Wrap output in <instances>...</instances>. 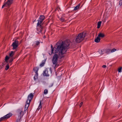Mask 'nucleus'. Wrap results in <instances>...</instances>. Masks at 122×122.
Here are the masks:
<instances>
[{"mask_svg": "<svg viewBox=\"0 0 122 122\" xmlns=\"http://www.w3.org/2000/svg\"><path fill=\"white\" fill-rule=\"evenodd\" d=\"M83 104V103L82 102H81L80 103V107H81V106Z\"/></svg>", "mask_w": 122, "mask_h": 122, "instance_id": "obj_34", "label": "nucleus"}, {"mask_svg": "<svg viewBox=\"0 0 122 122\" xmlns=\"http://www.w3.org/2000/svg\"><path fill=\"white\" fill-rule=\"evenodd\" d=\"M38 75V74L37 73V74H36L35 76H34V78L35 80H36V79H37V76Z\"/></svg>", "mask_w": 122, "mask_h": 122, "instance_id": "obj_23", "label": "nucleus"}, {"mask_svg": "<svg viewBox=\"0 0 122 122\" xmlns=\"http://www.w3.org/2000/svg\"><path fill=\"white\" fill-rule=\"evenodd\" d=\"M12 0H8L5 3L2 7V8L4 7H7L10 6L12 3Z\"/></svg>", "mask_w": 122, "mask_h": 122, "instance_id": "obj_5", "label": "nucleus"}, {"mask_svg": "<svg viewBox=\"0 0 122 122\" xmlns=\"http://www.w3.org/2000/svg\"><path fill=\"white\" fill-rule=\"evenodd\" d=\"M15 52L13 51H11V52L9 54V56L10 57H12L14 55Z\"/></svg>", "mask_w": 122, "mask_h": 122, "instance_id": "obj_17", "label": "nucleus"}, {"mask_svg": "<svg viewBox=\"0 0 122 122\" xmlns=\"http://www.w3.org/2000/svg\"><path fill=\"white\" fill-rule=\"evenodd\" d=\"M33 97V95L32 93L30 94L28 96V99L26 101V104L24 108L25 111H26L29 107L30 103L31 100L32 99Z\"/></svg>", "mask_w": 122, "mask_h": 122, "instance_id": "obj_3", "label": "nucleus"}, {"mask_svg": "<svg viewBox=\"0 0 122 122\" xmlns=\"http://www.w3.org/2000/svg\"><path fill=\"white\" fill-rule=\"evenodd\" d=\"M101 23L102 22L101 21H100L98 22L97 26V28H99L100 27Z\"/></svg>", "mask_w": 122, "mask_h": 122, "instance_id": "obj_15", "label": "nucleus"}, {"mask_svg": "<svg viewBox=\"0 0 122 122\" xmlns=\"http://www.w3.org/2000/svg\"><path fill=\"white\" fill-rule=\"evenodd\" d=\"M41 107L42 106L41 105V101L37 109L39 110L40 108H41Z\"/></svg>", "mask_w": 122, "mask_h": 122, "instance_id": "obj_20", "label": "nucleus"}, {"mask_svg": "<svg viewBox=\"0 0 122 122\" xmlns=\"http://www.w3.org/2000/svg\"><path fill=\"white\" fill-rule=\"evenodd\" d=\"M70 43L69 40H67L61 43L58 42L55 45L54 47L53 48L52 46L51 45V51L49 52L50 55H51L52 53H55L52 59V61L53 64L55 65V67L56 63L58 61L59 55L61 57L63 56V55L66 52L69 48Z\"/></svg>", "mask_w": 122, "mask_h": 122, "instance_id": "obj_1", "label": "nucleus"}, {"mask_svg": "<svg viewBox=\"0 0 122 122\" xmlns=\"http://www.w3.org/2000/svg\"><path fill=\"white\" fill-rule=\"evenodd\" d=\"M86 33L83 32L80 33L76 37L75 41L77 43H80L84 39L86 36Z\"/></svg>", "mask_w": 122, "mask_h": 122, "instance_id": "obj_2", "label": "nucleus"}, {"mask_svg": "<svg viewBox=\"0 0 122 122\" xmlns=\"http://www.w3.org/2000/svg\"><path fill=\"white\" fill-rule=\"evenodd\" d=\"M34 70L35 71L36 74H37V72L38 70V68L35 67L34 69Z\"/></svg>", "mask_w": 122, "mask_h": 122, "instance_id": "obj_16", "label": "nucleus"}, {"mask_svg": "<svg viewBox=\"0 0 122 122\" xmlns=\"http://www.w3.org/2000/svg\"><path fill=\"white\" fill-rule=\"evenodd\" d=\"M80 4H79L78 5H77L75 7H74V10L75 11L79 9L80 8Z\"/></svg>", "mask_w": 122, "mask_h": 122, "instance_id": "obj_14", "label": "nucleus"}, {"mask_svg": "<svg viewBox=\"0 0 122 122\" xmlns=\"http://www.w3.org/2000/svg\"><path fill=\"white\" fill-rule=\"evenodd\" d=\"M45 64V63L44 62H42L40 65V66H43L44 64Z\"/></svg>", "mask_w": 122, "mask_h": 122, "instance_id": "obj_28", "label": "nucleus"}, {"mask_svg": "<svg viewBox=\"0 0 122 122\" xmlns=\"http://www.w3.org/2000/svg\"><path fill=\"white\" fill-rule=\"evenodd\" d=\"M25 111L24 110V112L22 111V108H20L18 109L17 111V114L19 117L18 119L20 120L21 117L23 116L24 113Z\"/></svg>", "mask_w": 122, "mask_h": 122, "instance_id": "obj_4", "label": "nucleus"}, {"mask_svg": "<svg viewBox=\"0 0 122 122\" xmlns=\"http://www.w3.org/2000/svg\"><path fill=\"white\" fill-rule=\"evenodd\" d=\"M119 5L121 6L122 5V0H120L119 2Z\"/></svg>", "mask_w": 122, "mask_h": 122, "instance_id": "obj_24", "label": "nucleus"}, {"mask_svg": "<svg viewBox=\"0 0 122 122\" xmlns=\"http://www.w3.org/2000/svg\"><path fill=\"white\" fill-rule=\"evenodd\" d=\"M98 36L100 38H102L104 37L105 35L104 33L100 32L99 33L98 35Z\"/></svg>", "mask_w": 122, "mask_h": 122, "instance_id": "obj_11", "label": "nucleus"}, {"mask_svg": "<svg viewBox=\"0 0 122 122\" xmlns=\"http://www.w3.org/2000/svg\"><path fill=\"white\" fill-rule=\"evenodd\" d=\"M48 93V90L47 89H45L44 92V94H47Z\"/></svg>", "mask_w": 122, "mask_h": 122, "instance_id": "obj_21", "label": "nucleus"}, {"mask_svg": "<svg viewBox=\"0 0 122 122\" xmlns=\"http://www.w3.org/2000/svg\"><path fill=\"white\" fill-rule=\"evenodd\" d=\"M105 50L103 49L102 50L101 49H99L98 51V52L100 54H102L104 53V52L105 51Z\"/></svg>", "mask_w": 122, "mask_h": 122, "instance_id": "obj_13", "label": "nucleus"}, {"mask_svg": "<svg viewBox=\"0 0 122 122\" xmlns=\"http://www.w3.org/2000/svg\"><path fill=\"white\" fill-rule=\"evenodd\" d=\"M37 29L38 33L39 34L41 32L43 29V27L42 26L41 24H38V23H37Z\"/></svg>", "mask_w": 122, "mask_h": 122, "instance_id": "obj_7", "label": "nucleus"}, {"mask_svg": "<svg viewBox=\"0 0 122 122\" xmlns=\"http://www.w3.org/2000/svg\"><path fill=\"white\" fill-rule=\"evenodd\" d=\"M60 20L62 21H63L64 20V19L63 18H61L60 19Z\"/></svg>", "mask_w": 122, "mask_h": 122, "instance_id": "obj_33", "label": "nucleus"}, {"mask_svg": "<svg viewBox=\"0 0 122 122\" xmlns=\"http://www.w3.org/2000/svg\"><path fill=\"white\" fill-rule=\"evenodd\" d=\"M116 50H117L116 49L114 48L111 50V52H113L116 51Z\"/></svg>", "mask_w": 122, "mask_h": 122, "instance_id": "obj_25", "label": "nucleus"}, {"mask_svg": "<svg viewBox=\"0 0 122 122\" xmlns=\"http://www.w3.org/2000/svg\"><path fill=\"white\" fill-rule=\"evenodd\" d=\"M122 69V67H120L118 68V71L119 72H121Z\"/></svg>", "mask_w": 122, "mask_h": 122, "instance_id": "obj_26", "label": "nucleus"}, {"mask_svg": "<svg viewBox=\"0 0 122 122\" xmlns=\"http://www.w3.org/2000/svg\"><path fill=\"white\" fill-rule=\"evenodd\" d=\"M40 43L38 41H37L36 42V45H39V44Z\"/></svg>", "mask_w": 122, "mask_h": 122, "instance_id": "obj_31", "label": "nucleus"}, {"mask_svg": "<svg viewBox=\"0 0 122 122\" xmlns=\"http://www.w3.org/2000/svg\"><path fill=\"white\" fill-rule=\"evenodd\" d=\"M5 64V62H4L1 65H0V70L3 68L4 67V65Z\"/></svg>", "mask_w": 122, "mask_h": 122, "instance_id": "obj_19", "label": "nucleus"}, {"mask_svg": "<svg viewBox=\"0 0 122 122\" xmlns=\"http://www.w3.org/2000/svg\"><path fill=\"white\" fill-rule=\"evenodd\" d=\"M51 72L52 69L51 67L50 68L49 72L48 70L47 69H46L44 71L43 75L44 76H48L49 75V73H51Z\"/></svg>", "mask_w": 122, "mask_h": 122, "instance_id": "obj_6", "label": "nucleus"}, {"mask_svg": "<svg viewBox=\"0 0 122 122\" xmlns=\"http://www.w3.org/2000/svg\"><path fill=\"white\" fill-rule=\"evenodd\" d=\"M53 85V84L52 83H51V84L49 86V87H52Z\"/></svg>", "mask_w": 122, "mask_h": 122, "instance_id": "obj_32", "label": "nucleus"}, {"mask_svg": "<svg viewBox=\"0 0 122 122\" xmlns=\"http://www.w3.org/2000/svg\"><path fill=\"white\" fill-rule=\"evenodd\" d=\"M6 119L4 117V116L3 117H2L0 119V121H2L3 120Z\"/></svg>", "mask_w": 122, "mask_h": 122, "instance_id": "obj_27", "label": "nucleus"}, {"mask_svg": "<svg viewBox=\"0 0 122 122\" xmlns=\"http://www.w3.org/2000/svg\"><path fill=\"white\" fill-rule=\"evenodd\" d=\"M13 59L12 58L9 61V62L10 63L12 61H13Z\"/></svg>", "mask_w": 122, "mask_h": 122, "instance_id": "obj_30", "label": "nucleus"}, {"mask_svg": "<svg viewBox=\"0 0 122 122\" xmlns=\"http://www.w3.org/2000/svg\"><path fill=\"white\" fill-rule=\"evenodd\" d=\"M9 68V66L8 64H7L6 66L5 69V70H7Z\"/></svg>", "mask_w": 122, "mask_h": 122, "instance_id": "obj_22", "label": "nucleus"}, {"mask_svg": "<svg viewBox=\"0 0 122 122\" xmlns=\"http://www.w3.org/2000/svg\"><path fill=\"white\" fill-rule=\"evenodd\" d=\"M12 114L11 113H9V114H7L6 115L4 116V117L6 119H7L8 118H9L10 117L12 116Z\"/></svg>", "mask_w": 122, "mask_h": 122, "instance_id": "obj_10", "label": "nucleus"}, {"mask_svg": "<svg viewBox=\"0 0 122 122\" xmlns=\"http://www.w3.org/2000/svg\"><path fill=\"white\" fill-rule=\"evenodd\" d=\"M9 56H6L5 58V62H8V60H9Z\"/></svg>", "mask_w": 122, "mask_h": 122, "instance_id": "obj_18", "label": "nucleus"}, {"mask_svg": "<svg viewBox=\"0 0 122 122\" xmlns=\"http://www.w3.org/2000/svg\"><path fill=\"white\" fill-rule=\"evenodd\" d=\"M102 67L104 68H105L107 67V66L105 65H103V66H102Z\"/></svg>", "mask_w": 122, "mask_h": 122, "instance_id": "obj_29", "label": "nucleus"}, {"mask_svg": "<svg viewBox=\"0 0 122 122\" xmlns=\"http://www.w3.org/2000/svg\"><path fill=\"white\" fill-rule=\"evenodd\" d=\"M13 47V49H16L18 46V41L15 40V41L13 42L12 44Z\"/></svg>", "mask_w": 122, "mask_h": 122, "instance_id": "obj_8", "label": "nucleus"}, {"mask_svg": "<svg viewBox=\"0 0 122 122\" xmlns=\"http://www.w3.org/2000/svg\"><path fill=\"white\" fill-rule=\"evenodd\" d=\"M100 38L98 36L95 39V41L96 42L98 43L100 41Z\"/></svg>", "mask_w": 122, "mask_h": 122, "instance_id": "obj_12", "label": "nucleus"}, {"mask_svg": "<svg viewBox=\"0 0 122 122\" xmlns=\"http://www.w3.org/2000/svg\"><path fill=\"white\" fill-rule=\"evenodd\" d=\"M45 19V17L43 15H41L39 18V20H38V24H41L42 22Z\"/></svg>", "mask_w": 122, "mask_h": 122, "instance_id": "obj_9", "label": "nucleus"}]
</instances>
